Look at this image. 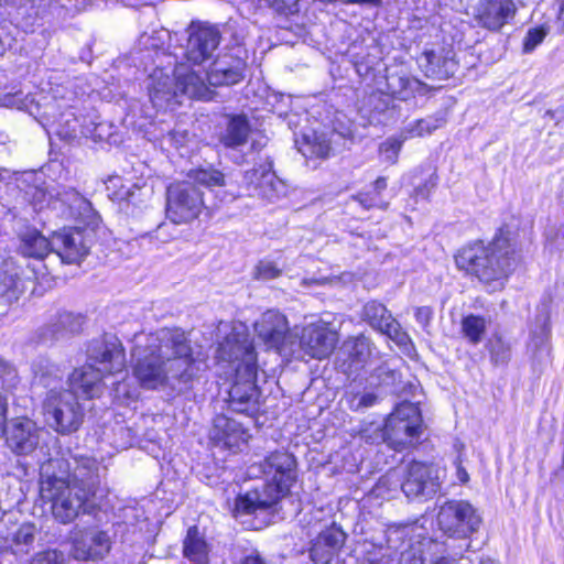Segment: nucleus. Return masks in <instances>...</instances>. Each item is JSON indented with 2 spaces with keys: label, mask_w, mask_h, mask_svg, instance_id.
I'll return each mask as SVG.
<instances>
[{
  "label": "nucleus",
  "mask_w": 564,
  "mask_h": 564,
  "mask_svg": "<svg viewBox=\"0 0 564 564\" xmlns=\"http://www.w3.org/2000/svg\"><path fill=\"white\" fill-rule=\"evenodd\" d=\"M133 341L132 373L142 388L155 390L172 381L188 383L200 370L191 341L180 328L138 334Z\"/></svg>",
  "instance_id": "1"
},
{
  "label": "nucleus",
  "mask_w": 564,
  "mask_h": 564,
  "mask_svg": "<svg viewBox=\"0 0 564 564\" xmlns=\"http://www.w3.org/2000/svg\"><path fill=\"white\" fill-rule=\"evenodd\" d=\"M124 366V349L117 338L94 341L88 348V362L69 375L70 391L86 399L96 398L102 390V377L120 372Z\"/></svg>",
  "instance_id": "2"
},
{
  "label": "nucleus",
  "mask_w": 564,
  "mask_h": 564,
  "mask_svg": "<svg viewBox=\"0 0 564 564\" xmlns=\"http://www.w3.org/2000/svg\"><path fill=\"white\" fill-rule=\"evenodd\" d=\"M217 357L229 362L242 361L249 376L247 380L237 381L231 387L228 400L229 406L239 413L256 411L259 403V391L253 381L256 356L242 324L231 327V332L218 346Z\"/></svg>",
  "instance_id": "3"
},
{
  "label": "nucleus",
  "mask_w": 564,
  "mask_h": 564,
  "mask_svg": "<svg viewBox=\"0 0 564 564\" xmlns=\"http://www.w3.org/2000/svg\"><path fill=\"white\" fill-rule=\"evenodd\" d=\"M295 457L288 452L276 451L267 456L261 464L267 485L261 492L253 490L240 496L236 502L237 511L250 514L274 506L295 481Z\"/></svg>",
  "instance_id": "4"
},
{
  "label": "nucleus",
  "mask_w": 564,
  "mask_h": 564,
  "mask_svg": "<svg viewBox=\"0 0 564 564\" xmlns=\"http://www.w3.org/2000/svg\"><path fill=\"white\" fill-rule=\"evenodd\" d=\"M457 267L476 275L481 282L502 285L511 270L513 259L506 238H497L488 245L476 243L462 249L455 257Z\"/></svg>",
  "instance_id": "5"
},
{
  "label": "nucleus",
  "mask_w": 564,
  "mask_h": 564,
  "mask_svg": "<svg viewBox=\"0 0 564 564\" xmlns=\"http://www.w3.org/2000/svg\"><path fill=\"white\" fill-rule=\"evenodd\" d=\"M40 492L43 500L51 502L54 519L63 524L74 521L89 498L88 489L77 490L69 479L47 471L42 477Z\"/></svg>",
  "instance_id": "6"
},
{
  "label": "nucleus",
  "mask_w": 564,
  "mask_h": 564,
  "mask_svg": "<svg viewBox=\"0 0 564 564\" xmlns=\"http://www.w3.org/2000/svg\"><path fill=\"white\" fill-rule=\"evenodd\" d=\"M423 432V420L419 406L411 402H402L387 417L383 430L376 440L386 442L395 451L414 445Z\"/></svg>",
  "instance_id": "7"
},
{
  "label": "nucleus",
  "mask_w": 564,
  "mask_h": 564,
  "mask_svg": "<svg viewBox=\"0 0 564 564\" xmlns=\"http://www.w3.org/2000/svg\"><path fill=\"white\" fill-rule=\"evenodd\" d=\"M47 424L56 432L72 433L80 426L84 411L70 390L51 389L43 402Z\"/></svg>",
  "instance_id": "8"
},
{
  "label": "nucleus",
  "mask_w": 564,
  "mask_h": 564,
  "mask_svg": "<svg viewBox=\"0 0 564 564\" xmlns=\"http://www.w3.org/2000/svg\"><path fill=\"white\" fill-rule=\"evenodd\" d=\"M202 192L191 182H175L166 189V217L176 225L189 224L204 209Z\"/></svg>",
  "instance_id": "9"
},
{
  "label": "nucleus",
  "mask_w": 564,
  "mask_h": 564,
  "mask_svg": "<svg viewBox=\"0 0 564 564\" xmlns=\"http://www.w3.org/2000/svg\"><path fill=\"white\" fill-rule=\"evenodd\" d=\"M481 518L466 500H449L437 513L440 529L449 536L467 538L479 529Z\"/></svg>",
  "instance_id": "10"
},
{
  "label": "nucleus",
  "mask_w": 564,
  "mask_h": 564,
  "mask_svg": "<svg viewBox=\"0 0 564 564\" xmlns=\"http://www.w3.org/2000/svg\"><path fill=\"white\" fill-rule=\"evenodd\" d=\"M401 489L411 500L432 499L441 489L438 470L432 465L412 462L406 466Z\"/></svg>",
  "instance_id": "11"
},
{
  "label": "nucleus",
  "mask_w": 564,
  "mask_h": 564,
  "mask_svg": "<svg viewBox=\"0 0 564 564\" xmlns=\"http://www.w3.org/2000/svg\"><path fill=\"white\" fill-rule=\"evenodd\" d=\"M243 184L249 195L274 200L285 193L284 183L275 175L272 163L262 162L243 175Z\"/></svg>",
  "instance_id": "12"
},
{
  "label": "nucleus",
  "mask_w": 564,
  "mask_h": 564,
  "mask_svg": "<svg viewBox=\"0 0 564 564\" xmlns=\"http://www.w3.org/2000/svg\"><path fill=\"white\" fill-rule=\"evenodd\" d=\"M185 56L194 64H202L212 57L220 40L219 31L207 23L193 22L187 28Z\"/></svg>",
  "instance_id": "13"
},
{
  "label": "nucleus",
  "mask_w": 564,
  "mask_h": 564,
  "mask_svg": "<svg viewBox=\"0 0 564 564\" xmlns=\"http://www.w3.org/2000/svg\"><path fill=\"white\" fill-rule=\"evenodd\" d=\"M338 341L336 332L323 322L311 323L303 327L300 336L301 350L311 358L328 357Z\"/></svg>",
  "instance_id": "14"
},
{
  "label": "nucleus",
  "mask_w": 564,
  "mask_h": 564,
  "mask_svg": "<svg viewBox=\"0 0 564 564\" xmlns=\"http://www.w3.org/2000/svg\"><path fill=\"white\" fill-rule=\"evenodd\" d=\"M54 465L59 469L57 476L69 479L70 486L77 490L88 489V496L91 495L93 488L98 478V463L90 457L75 458L73 463L66 460H54L50 466Z\"/></svg>",
  "instance_id": "15"
},
{
  "label": "nucleus",
  "mask_w": 564,
  "mask_h": 564,
  "mask_svg": "<svg viewBox=\"0 0 564 564\" xmlns=\"http://www.w3.org/2000/svg\"><path fill=\"white\" fill-rule=\"evenodd\" d=\"M362 316L371 327L387 335L399 346H406L410 343L408 334L402 330L400 324L392 317L383 304L376 301L368 302L364 306Z\"/></svg>",
  "instance_id": "16"
},
{
  "label": "nucleus",
  "mask_w": 564,
  "mask_h": 564,
  "mask_svg": "<svg viewBox=\"0 0 564 564\" xmlns=\"http://www.w3.org/2000/svg\"><path fill=\"white\" fill-rule=\"evenodd\" d=\"M254 332L268 349L280 350L289 333V324L283 314L269 310L254 323Z\"/></svg>",
  "instance_id": "17"
},
{
  "label": "nucleus",
  "mask_w": 564,
  "mask_h": 564,
  "mask_svg": "<svg viewBox=\"0 0 564 564\" xmlns=\"http://www.w3.org/2000/svg\"><path fill=\"white\" fill-rule=\"evenodd\" d=\"M514 13L512 0H480L475 8L474 19L481 28L498 31Z\"/></svg>",
  "instance_id": "18"
},
{
  "label": "nucleus",
  "mask_w": 564,
  "mask_h": 564,
  "mask_svg": "<svg viewBox=\"0 0 564 564\" xmlns=\"http://www.w3.org/2000/svg\"><path fill=\"white\" fill-rule=\"evenodd\" d=\"M109 550V536L102 531L79 532L73 539L72 555L78 561L104 557Z\"/></svg>",
  "instance_id": "19"
},
{
  "label": "nucleus",
  "mask_w": 564,
  "mask_h": 564,
  "mask_svg": "<svg viewBox=\"0 0 564 564\" xmlns=\"http://www.w3.org/2000/svg\"><path fill=\"white\" fill-rule=\"evenodd\" d=\"M210 438L218 446L239 449L248 442L249 434L239 422L221 414L214 420Z\"/></svg>",
  "instance_id": "20"
},
{
  "label": "nucleus",
  "mask_w": 564,
  "mask_h": 564,
  "mask_svg": "<svg viewBox=\"0 0 564 564\" xmlns=\"http://www.w3.org/2000/svg\"><path fill=\"white\" fill-rule=\"evenodd\" d=\"M42 432L29 419L15 421L7 431V444L17 454H29L37 446Z\"/></svg>",
  "instance_id": "21"
},
{
  "label": "nucleus",
  "mask_w": 564,
  "mask_h": 564,
  "mask_svg": "<svg viewBox=\"0 0 564 564\" xmlns=\"http://www.w3.org/2000/svg\"><path fill=\"white\" fill-rule=\"evenodd\" d=\"M52 250L65 263H78L88 252L83 234L78 230L64 231L54 236Z\"/></svg>",
  "instance_id": "22"
},
{
  "label": "nucleus",
  "mask_w": 564,
  "mask_h": 564,
  "mask_svg": "<svg viewBox=\"0 0 564 564\" xmlns=\"http://www.w3.org/2000/svg\"><path fill=\"white\" fill-rule=\"evenodd\" d=\"M346 534L339 528L332 527L323 531L311 547V558L316 564H328L344 545Z\"/></svg>",
  "instance_id": "23"
},
{
  "label": "nucleus",
  "mask_w": 564,
  "mask_h": 564,
  "mask_svg": "<svg viewBox=\"0 0 564 564\" xmlns=\"http://www.w3.org/2000/svg\"><path fill=\"white\" fill-rule=\"evenodd\" d=\"M175 86L178 96H188L189 98H205L208 89L205 78L197 72L191 69L185 64H180L174 70Z\"/></svg>",
  "instance_id": "24"
},
{
  "label": "nucleus",
  "mask_w": 564,
  "mask_h": 564,
  "mask_svg": "<svg viewBox=\"0 0 564 564\" xmlns=\"http://www.w3.org/2000/svg\"><path fill=\"white\" fill-rule=\"evenodd\" d=\"M149 80V96L154 107L165 108L177 98L175 79L172 80L162 69H155Z\"/></svg>",
  "instance_id": "25"
},
{
  "label": "nucleus",
  "mask_w": 564,
  "mask_h": 564,
  "mask_svg": "<svg viewBox=\"0 0 564 564\" xmlns=\"http://www.w3.org/2000/svg\"><path fill=\"white\" fill-rule=\"evenodd\" d=\"M19 250L23 257L42 260L52 251V242L41 232L32 229L21 236Z\"/></svg>",
  "instance_id": "26"
},
{
  "label": "nucleus",
  "mask_w": 564,
  "mask_h": 564,
  "mask_svg": "<svg viewBox=\"0 0 564 564\" xmlns=\"http://www.w3.org/2000/svg\"><path fill=\"white\" fill-rule=\"evenodd\" d=\"M183 552L186 558L196 564H206L209 555V545L196 527L187 531L183 543Z\"/></svg>",
  "instance_id": "27"
},
{
  "label": "nucleus",
  "mask_w": 564,
  "mask_h": 564,
  "mask_svg": "<svg viewBox=\"0 0 564 564\" xmlns=\"http://www.w3.org/2000/svg\"><path fill=\"white\" fill-rule=\"evenodd\" d=\"M250 126L246 116H232L227 122L226 130L220 135V142L226 148H237L248 140Z\"/></svg>",
  "instance_id": "28"
},
{
  "label": "nucleus",
  "mask_w": 564,
  "mask_h": 564,
  "mask_svg": "<svg viewBox=\"0 0 564 564\" xmlns=\"http://www.w3.org/2000/svg\"><path fill=\"white\" fill-rule=\"evenodd\" d=\"M421 65L425 68L427 76L447 78L455 73V63L452 58H443L434 51L424 52L421 57Z\"/></svg>",
  "instance_id": "29"
},
{
  "label": "nucleus",
  "mask_w": 564,
  "mask_h": 564,
  "mask_svg": "<svg viewBox=\"0 0 564 564\" xmlns=\"http://www.w3.org/2000/svg\"><path fill=\"white\" fill-rule=\"evenodd\" d=\"M488 322L480 315L469 314L463 317L460 330L465 339L471 345H478L487 330Z\"/></svg>",
  "instance_id": "30"
},
{
  "label": "nucleus",
  "mask_w": 564,
  "mask_h": 564,
  "mask_svg": "<svg viewBox=\"0 0 564 564\" xmlns=\"http://www.w3.org/2000/svg\"><path fill=\"white\" fill-rule=\"evenodd\" d=\"M344 350L349 356L350 368L362 366L371 355L370 344L366 337H357L346 341Z\"/></svg>",
  "instance_id": "31"
},
{
  "label": "nucleus",
  "mask_w": 564,
  "mask_h": 564,
  "mask_svg": "<svg viewBox=\"0 0 564 564\" xmlns=\"http://www.w3.org/2000/svg\"><path fill=\"white\" fill-rule=\"evenodd\" d=\"M206 79L209 85H234L240 82L241 73L238 69L225 67L220 61H217L206 73Z\"/></svg>",
  "instance_id": "32"
},
{
  "label": "nucleus",
  "mask_w": 564,
  "mask_h": 564,
  "mask_svg": "<svg viewBox=\"0 0 564 564\" xmlns=\"http://www.w3.org/2000/svg\"><path fill=\"white\" fill-rule=\"evenodd\" d=\"M188 180L195 186L196 184L212 188V187H220L225 186V175L215 169H198L192 170L188 173Z\"/></svg>",
  "instance_id": "33"
},
{
  "label": "nucleus",
  "mask_w": 564,
  "mask_h": 564,
  "mask_svg": "<svg viewBox=\"0 0 564 564\" xmlns=\"http://www.w3.org/2000/svg\"><path fill=\"white\" fill-rule=\"evenodd\" d=\"M22 293L21 281L15 273L0 272V299L6 303L17 301Z\"/></svg>",
  "instance_id": "34"
},
{
  "label": "nucleus",
  "mask_w": 564,
  "mask_h": 564,
  "mask_svg": "<svg viewBox=\"0 0 564 564\" xmlns=\"http://www.w3.org/2000/svg\"><path fill=\"white\" fill-rule=\"evenodd\" d=\"M490 358L495 364H507L511 358V344L502 335L495 334L488 343Z\"/></svg>",
  "instance_id": "35"
},
{
  "label": "nucleus",
  "mask_w": 564,
  "mask_h": 564,
  "mask_svg": "<svg viewBox=\"0 0 564 564\" xmlns=\"http://www.w3.org/2000/svg\"><path fill=\"white\" fill-rule=\"evenodd\" d=\"M301 151L304 155L326 158L330 152V144L324 134L314 133L305 137V143Z\"/></svg>",
  "instance_id": "36"
},
{
  "label": "nucleus",
  "mask_w": 564,
  "mask_h": 564,
  "mask_svg": "<svg viewBox=\"0 0 564 564\" xmlns=\"http://www.w3.org/2000/svg\"><path fill=\"white\" fill-rule=\"evenodd\" d=\"M442 120L434 118H425L416 120L414 123L409 124L402 133L404 138H422L424 135L431 134L433 131L438 129L442 126Z\"/></svg>",
  "instance_id": "37"
},
{
  "label": "nucleus",
  "mask_w": 564,
  "mask_h": 564,
  "mask_svg": "<svg viewBox=\"0 0 564 564\" xmlns=\"http://www.w3.org/2000/svg\"><path fill=\"white\" fill-rule=\"evenodd\" d=\"M406 140L401 132L398 138H389L380 144L379 151L384 161L390 164H395L398 161L399 152L403 142Z\"/></svg>",
  "instance_id": "38"
},
{
  "label": "nucleus",
  "mask_w": 564,
  "mask_h": 564,
  "mask_svg": "<svg viewBox=\"0 0 564 564\" xmlns=\"http://www.w3.org/2000/svg\"><path fill=\"white\" fill-rule=\"evenodd\" d=\"M532 341L536 348L546 345L550 336V318L547 314L536 316L534 328L531 330Z\"/></svg>",
  "instance_id": "39"
},
{
  "label": "nucleus",
  "mask_w": 564,
  "mask_h": 564,
  "mask_svg": "<svg viewBox=\"0 0 564 564\" xmlns=\"http://www.w3.org/2000/svg\"><path fill=\"white\" fill-rule=\"evenodd\" d=\"M282 270L274 261L264 259L259 261L254 268V278L258 280H273L281 275Z\"/></svg>",
  "instance_id": "40"
},
{
  "label": "nucleus",
  "mask_w": 564,
  "mask_h": 564,
  "mask_svg": "<svg viewBox=\"0 0 564 564\" xmlns=\"http://www.w3.org/2000/svg\"><path fill=\"white\" fill-rule=\"evenodd\" d=\"M33 372L40 382L45 383L46 377H58V369L47 360H39L33 365Z\"/></svg>",
  "instance_id": "41"
},
{
  "label": "nucleus",
  "mask_w": 564,
  "mask_h": 564,
  "mask_svg": "<svg viewBox=\"0 0 564 564\" xmlns=\"http://www.w3.org/2000/svg\"><path fill=\"white\" fill-rule=\"evenodd\" d=\"M111 187H119L118 192H113L112 195L118 200H130L134 194L132 191L133 188L139 189L135 185L133 186H127L122 183V180L118 176L111 177L109 180L108 189L110 191Z\"/></svg>",
  "instance_id": "42"
},
{
  "label": "nucleus",
  "mask_w": 564,
  "mask_h": 564,
  "mask_svg": "<svg viewBox=\"0 0 564 564\" xmlns=\"http://www.w3.org/2000/svg\"><path fill=\"white\" fill-rule=\"evenodd\" d=\"M545 35L546 32L543 29L529 30L523 43L524 52L533 51L540 43H542Z\"/></svg>",
  "instance_id": "43"
},
{
  "label": "nucleus",
  "mask_w": 564,
  "mask_h": 564,
  "mask_svg": "<svg viewBox=\"0 0 564 564\" xmlns=\"http://www.w3.org/2000/svg\"><path fill=\"white\" fill-rule=\"evenodd\" d=\"M63 561L64 557L61 552L56 550H48L37 554L32 564H62Z\"/></svg>",
  "instance_id": "44"
},
{
  "label": "nucleus",
  "mask_w": 564,
  "mask_h": 564,
  "mask_svg": "<svg viewBox=\"0 0 564 564\" xmlns=\"http://www.w3.org/2000/svg\"><path fill=\"white\" fill-rule=\"evenodd\" d=\"M432 316H433V311L429 306H422V307H417L415 310V319L423 327H426L430 324Z\"/></svg>",
  "instance_id": "45"
},
{
  "label": "nucleus",
  "mask_w": 564,
  "mask_h": 564,
  "mask_svg": "<svg viewBox=\"0 0 564 564\" xmlns=\"http://www.w3.org/2000/svg\"><path fill=\"white\" fill-rule=\"evenodd\" d=\"M15 371L11 365L0 359V379H4L6 377H14Z\"/></svg>",
  "instance_id": "46"
},
{
  "label": "nucleus",
  "mask_w": 564,
  "mask_h": 564,
  "mask_svg": "<svg viewBox=\"0 0 564 564\" xmlns=\"http://www.w3.org/2000/svg\"><path fill=\"white\" fill-rule=\"evenodd\" d=\"M456 477L460 484H467L469 480V475L467 470L463 467L462 462H456Z\"/></svg>",
  "instance_id": "47"
},
{
  "label": "nucleus",
  "mask_w": 564,
  "mask_h": 564,
  "mask_svg": "<svg viewBox=\"0 0 564 564\" xmlns=\"http://www.w3.org/2000/svg\"><path fill=\"white\" fill-rule=\"evenodd\" d=\"M411 556H412L411 552H406V551L402 552L401 558H400V564H423V558H422L421 554L419 556L413 554V563H409Z\"/></svg>",
  "instance_id": "48"
},
{
  "label": "nucleus",
  "mask_w": 564,
  "mask_h": 564,
  "mask_svg": "<svg viewBox=\"0 0 564 564\" xmlns=\"http://www.w3.org/2000/svg\"><path fill=\"white\" fill-rule=\"evenodd\" d=\"M241 564H267L265 561L256 552L247 555Z\"/></svg>",
  "instance_id": "49"
},
{
  "label": "nucleus",
  "mask_w": 564,
  "mask_h": 564,
  "mask_svg": "<svg viewBox=\"0 0 564 564\" xmlns=\"http://www.w3.org/2000/svg\"><path fill=\"white\" fill-rule=\"evenodd\" d=\"M7 403L0 395V435L4 432Z\"/></svg>",
  "instance_id": "50"
},
{
  "label": "nucleus",
  "mask_w": 564,
  "mask_h": 564,
  "mask_svg": "<svg viewBox=\"0 0 564 564\" xmlns=\"http://www.w3.org/2000/svg\"><path fill=\"white\" fill-rule=\"evenodd\" d=\"M377 401V395L373 394V393H366L364 394L360 400H359V405H362V406H371L376 403Z\"/></svg>",
  "instance_id": "51"
},
{
  "label": "nucleus",
  "mask_w": 564,
  "mask_h": 564,
  "mask_svg": "<svg viewBox=\"0 0 564 564\" xmlns=\"http://www.w3.org/2000/svg\"><path fill=\"white\" fill-rule=\"evenodd\" d=\"M21 535H23L24 543H29L33 540V534L30 528H22L18 533V539H20Z\"/></svg>",
  "instance_id": "52"
},
{
  "label": "nucleus",
  "mask_w": 564,
  "mask_h": 564,
  "mask_svg": "<svg viewBox=\"0 0 564 564\" xmlns=\"http://www.w3.org/2000/svg\"><path fill=\"white\" fill-rule=\"evenodd\" d=\"M420 86V83L415 79H405L404 80V89L415 91Z\"/></svg>",
  "instance_id": "53"
},
{
  "label": "nucleus",
  "mask_w": 564,
  "mask_h": 564,
  "mask_svg": "<svg viewBox=\"0 0 564 564\" xmlns=\"http://www.w3.org/2000/svg\"><path fill=\"white\" fill-rule=\"evenodd\" d=\"M373 186H375V189L378 193H380L381 191H383L387 187V180L384 177H379L376 180Z\"/></svg>",
  "instance_id": "54"
},
{
  "label": "nucleus",
  "mask_w": 564,
  "mask_h": 564,
  "mask_svg": "<svg viewBox=\"0 0 564 564\" xmlns=\"http://www.w3.org/2000/svg\"><path fill=\"white\" fill-rule=\"evenodd\" d=\"M433 564H458L455 560L448 557H441Z\"/></svg>",
  "instance_id": "55"
},
{
  "label": "nucleus",
  "mask_w": 564,
  "mask_h": 564,
  "mask_svg": "<svg viewBox=\"0 0 564 564\" xmlns=\"http://www.w3.org/2000/svg\"><path fill=\"white\" fill-rule=\"evenodd\" d=\"M561 18H564V6L561 9Z\"/></svg>",
  "instance_id": "56"
},
{
  "label": "nucleus",
  "mask_w": 564,
  "mask_h": 564,
  "mask_svg": "<svg viewBox=\"0 0 564 564\" xmlns=\"http://www.w3.org/2000/svg\"><path fill=\"white\" fill-rule=\"evenodd\" d=\"M90 545H93V543L86 542V547H89Z\"/></svg>",
  "instance_id": "57"
}]
</instances>
